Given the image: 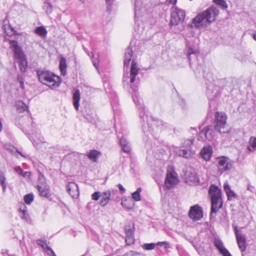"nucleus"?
<instances>
[{
	"instance_id": "nucleus-1",
	"label": "nucleus",
	"mask_w": 256,
	"mask_h": 256,
	"mask_svg": "<svg viewBox=\"0 0 256 256\" xmlns=\"http://www.w3.org/2000/svg\"><path fill=\"white\" fill-rule=\"evenodd\" d=\"M134 89V92L132 94L133 101L136 105L140 111V117L141 119L142 128L144 132L146 134L149 132L152 136L160 132L164 124L162 121L158 119H154L152 116L148 117L146 114V110L143 106L142 100L138 96L137 90L131 86Z\"/></svg>"
},
{
	"instance_id": "nucleus-2",
	"label": "nucleus",
	"mask_w": 256,
	"mask_h": 256,
	"mask_svg": "<svg viewBox=\"0 0 256 256\" xmlns=\"http://www.w3.org/2000/svg\"><path fill=\"white\" fill-rule=\"evenodd\" d=\"M186 55L190 64L196 72L203 73V60L199 54L198 46L186 40Z\"/></svg>"
},
{
	"instance_id": "nucleus-3",
	"label": "nucleus",
	"mask_w": 256,
	"mask_h": 256,
	"mask_svg": "<svg viewBox=\"0 0 256 256\" xmlns=\"http://www.w3.org/2000/svg\"><path fill=\"white\" fill-rule=\"evenodd\" d=\"M219 14L218 10L211 7L206 10L198 14L192 20L193 26L199 28H204L214 22Z\"/></svg>"
},
{
	"instance_id": "nucleus-4",
	"label": "nucleus",
	"mask_w": 256,
	"mask_h": 256,
	"mask_svg": "<svg viewBox=\"0 0 256 256\" xmlns=\"http://www.w3.org/2000/svg\"><path fill=\"white\" fill-rule=\"evenodd\" d=\"M36 73L39 80L52 88L58 87L60 84V78L50 71L38 70Z\"/></svg>"
},
{
	"instance_id": "nucleus-5",
	"label": "nucleus",
	"mask_w": 256,
	"mask_h": 256,
	"mask_svg": "<svg viewBox=\"0 0 256 256\" xmlns=\"http://www.w3.org/2000/svg\"><path fill=\"white\" fill-rule=\"evenodd\" d=\"M10 48L14 52V57L19 64L20 68L22 72H25L27 68V62L26 55L22 51L21 47L18 46L16 40H10Z\"/></svg>"
},
{
	"instance_id": "nucleus-6",
	"label": "nucleus",
	"mask_w": 256,
	"mask_h": 256,
	"mask_svg": "<svg viewBox=\"0 0 256 256\" xmlns=\"http://www.w3.org/2000/svg\"><path fill=\"white\" fill-rule=\"evenodd\" d=\"M211 199V208H222V200L221 190L214 185H211L208 190Z\"/></svg>"
},
{
	"instance_id": "nucleus-7",
	"label": "nucleus",
	"mask_w": 256,
	"mask_h": 256,
	"mask_svg": "<svg viewBox=\"0 0 256 256\" xmlns=\"http://www.w3.org/2000/svg\"><path fill=\"white\" fill-rule=\"evenodd\" d=\"M227 116L223 112H218L215 114L214 130L220 133L225 134L229 131V128L226 124Z\"/></svg>"
},
{
	"instance_id": "nucleus-8",
	"label": "nucleus",
	"mask_w": 256,
	"mask_h": 256,
	"mask_svg": "<svg viewBox=\"0 0 256 256\" xmlns=\"http://www.w3.org/2000/svg\"><path fill=\"white\" fill-rule=\"evenodd\" d=\"M232 226L234 228L236 235L237 243L241 252H244L246 248V238L242 231L238 229V226L235 224H232Z\"/></svg>"
},
{
	"instance_id": "nucleus-9",
	"label": "nucleus",
	"mask_w": 256,
	"mask_h": 256,
	"mask_svg": "<svg viewBox=\"0 0 256 256\" xmlns=\"http://www.w3.org/2000/svg\"><path fill=\"white\" fill-rule=\"evenodd\" d=\"M214 128V127L210 125L204 128L199 133L198 140L202 142L212 140L215 136Z\"/></svg>"
},
{
	"instance_id": "nucleus-10",
	"label": "nucleus",
	"mask_w": 256,
	"mask_h": 256,
	"mask_svg": "<svg viewBox=\"0 0 256 256\" xmlns=\"http://www.w3.org/2000/svg\"><path fill=\"white\" fill-rule=\"evenodd\" d=\"M185 16V12L184 10L176 8L171 12L170 24L171 26L178 25L184 20Z\"/></svg>"
},
{
	"instance_id": "nucleus-11",
	"label": "nucleus",
	"mask_w": 256,
	"mask_h": 256,
	"mask_svg": "<svg viewBox=\"0 0 256 256\" xmlns=\"http://www.w3.org/2000/svg\"><path fill=\"white\" fill-rule=\"evenodd\" d=\"M218 168V172L221 174L225 171L230 170L234 162L226 156H222L217 158Z\"/></svg>"
},
{
	"instance_id": "nucleus-12",
	"label": "nucleus",
	"mask_w": 256,
	"mask_h": 256,
	"mask_svg": "<svg viewBox=\"0 0 256 256\" xmlns=\"http://www.w3.org/2000/svg\"><path fill=\"white\" fill-rule=\"evenodd\" d=\"M178 182L176 174L173 170L167 171L166 176L165 179V186L168 189L174 188Z\"/></svg>"
},
{
	"instance_id": "nucleus-13",
	"label": "nucleus",
	"mask_w": 256,
	"mask_h": 256,
	"mask_svg": "<svg viewBox=\"0 0 256 256\" xmlns=\"http://www.w3.org/2000/svg\"><path fill=\"white\" fill-rule=\"evenodd\" d=\"M134 226H131L130 224H126L125 226L124 232L126 234L125 242L127 245L130 246L134 242Z\"/></svg>"
},
{
	"instance_id": "nucleus-14",
	"label": "nucleus",
	"mask_w": 256,
	"mask_h": 256,
	"mask_svg": "<svg viewBox=\"0 0 256 256\" xmlns=\"http://www.w3.org/2000/svg\"><path fill=\"white\" fill-rule=\"evenodd\" d=\"M185 180L186 183L192 184L198 181L196 172L194 169L190 168L185 174Z\"/></svg>"
},
{
	"instance_id": "nucleus-15",
	"label": "nucleus",
	"mask_w": 256,
	"mask_h": 256,
	"mask_svg": "<svg viewBox=\"0 0 256 256\" xmlns=\"http://www.w3.org/2000/svg\"><path fill=\"white\" fill-rule=\"evenodd\" d=\"M174 152L178 156L186 158H189L192 156V154L190 148H183L182 147H176L174 148Z\"/></svg>"
},
{
	"instance_id": "nucleus-16",
	"label": "nucleus",
	"mask_w": 256,
	"mask_h": 256,
	"mask_svg": "<svg viewBox=\"0 0 256 256\" xmlns=\"http://www.w3.org/2000/svg\"><path fill=\"white\" fill-rule=\"evenodd\" d=\"M188 216L194 222H196L202 219L204 216L202 209H190Z\"/></svg>"
},
{
	"instance_id": "nucleus-17",
	"label": "nucleus",
	"mask_w": 256,
	"mask_h": 256,
	"mask_svg": "<svg viewBox=\"0 0 256 256\" xmlns=\"http://www.w3.org/2000/svg\"><path fill=\"white\" fill-rule=\"evenodd\" d=\"M67 190L73 198H76L79 195V190L77 184L74 182H70L67 186Z\"/></svg>"
},
{
	"instance_id": "nucleus-18",
	"label": "nucleus",
	"mask_w": 256,
	"mask_h": 256,
	"mask_svg": "<svg viewBox=\"0 0 256 256\" xmlns=\"http://www.w3.org/2000/svg\"><path fill=\"white\" fill-rule=\"evenodd\" d=\"M212 148L211 146L204 147L200 152L201 157L206 161H208L210 160L212 156Z\"/></svg>"
},
{
	"instance_id": "nucleus-19",
	"label": "nucleus",
	"mask_w": 256,
	"mask_h": 256,
	"mask_svg": "<svg viewBox=\"0 0 256 256\" xmlns=\"http://www.w3.org/2000/svg\"><path fill=\"white\" fill-rule=\"evenodd\" d=\"M112 200V198L111 197V192L110 190H106L102 193L100 204L101 206L104 207L109 202Z\"/></svg>"
},
{
	"instance_id": "nucleus-20",
	"label": "nucleus",
	"mask_w": 256,
	"mask_h": 256,
	"mask_svg": "<svg viewBox=\"0 0 256 256\" xmlns=\"http://www.w3.org/2000/svg\"><path fill=\"white\" fill-rule=\"evenodd\" d=\"M118 137L120 139V142L123 152L126 153H129L130 151V148L126 138L122 135H120V133L118 134Z\"/></svg>"
},
{
	"instance_id": "nucleus-21",
	"label": "nucleus",
	"mask_w": 256,
	"mask_h": 256,
	"mask_svg": "<svg viewBox=\"0 0 256 256\" xmlns=\"http://www.w3.org/2000/svg\"><path fill=\"white\" fill-rule=\"evenodd\" d=\"M132 50L130 46H129L126 50L124 59V68H128L130 65V62L132 60Z\"/></svg>"
},
{
	"instance_id": "nucleus-22",
	"label": "nucleus",
	"mask_w": 256,
	"mask_h": 256,
	"mask_svg": "<svg viewBox=\"0 0 256 256\" xmlns=\"http://www.w3.org/2000/svg\"><path fill=\"white\" fill-rule=\"evenodd\" d=\"M138 69L136 64L132 61L130 72V82L133 84L136 80V76L138 75Z\"/></svg>"
},
{
	"instance_id": "nucleus-23",
	"label": "nucleus",
	"mask_w": 256,
	"mask_h": 256,
	"mask_svg": "<svg viewBox=\"0 0 256 256\" xmlns=\"http://www.w3.org/2000/svg\"><path fill=\"white\" fill-rule=\"evenodd\" d=\"M224 188L228 196V200H234L238 198L237 194L231 190L228 184H224Z\"/></svg>"
},
{
	"instance_id": "nucleus-24",
	"label": "nucleus",
	"mask_w": 256,
	"mask_h": 256,
	"mask_svg": "<svg viewBox=\"0 0 256 256\" xmlns=\"http://www.w3.org/2000/svg\"><path fill=\"white\" fill-rule=\"evenodd\" d=\"M36 188L39 192V194L41 196L48 198L50 196V188L48 185L45 186H37Z\"/></svg>"
},
{
	"instance_id": "nucleus-25",
	"label": "nucleus",
	"mask_w": 256,
	"mask_h": 256,
	"mask_svg": "<svg viewBox=\"0 0 256 256\" xmlns=\"http://www.w3.org/2000/svg\"><path fill=\"white\" fill-rule=\"evenodd\" d=\"M80 98V94L79 90H76L72 96L73 104L76 110H78L79 102Z\"/></svg>"
},
{
	"instance_id": "nucleus-26",
	"label": "nucleus",
	"mask_w": 256,
	"mask_h": 256,
	"mask_svg": "<svg viewBox=\"0 0 256 256\" xmlns=\"http://www.w3.org/2000/svg\"><path fill=\"white\" fill-rule=\"evenodd\" d=\"M59 68L61 72V74L64 76L66 73L67 64L66 58L62 56L60 60Z\"/></svg>"
},
{
	"instance_id": "nucleus-27",
	"label": "nucleus",
	"mask_w": 256,
	"mask_h": 256,
	"mask_svg": "<svg viewBox=\"0 0 256 256\" xmlns=\"http://www.w3.org/2000/svg\"><path fill=\"white\" fill-rule=\"evenodd\" d=\"M18 214L26 222H28L30 220V216L26 209H18Z\"/></svg>"
},
{
	"instance_id": "nucleus-28",
	"label": "nucleus",
	"mask_w": 256,
	"mask_h": 256,
	"mask_svg": "<svg viewBox=\"0 0 256 256\" xmlns=\"http://www.w3.org/2000/svg\"><path fill=\"white\" fill-rule=\"evenodd\" d=\"M142 2L140 0H135L134 1V9H135V18L138 17L140 15V11L142 10Z\"/></svg>"
},
{
	"instance_id": "nucleus-29",
	"label": "nucleus",
	"mask_w": 256,
	"mask_h": 256,
	"mask_svg": "<svg viewBox=\"0 0 256 256\" xmlns=\"http://www.w3.org/2000/svg\"><path fill=\"white\" fill-rule=\"evenodd\" d=\"M34 32L42 38H45L48 32L46 28L42 26L36 28L34 30Z\"/></svg>"
},
{
	"instance_id": "nucleus-30",
	"label": "nucleus",
	"mask_w": 256,
	"mask_h": 256,
	"mask_svg": "<svg viewBox=\"0 0 256 256\" xmlns=\"http://www.w3.org/2000/svg\"><path fill=\"white\" fill-rule=\"evenodd\" d=\"M100 152L96 150H91L87 154L88 158L94 162H96L98 156Z\"/></svg>"
},
{
	"instance_id": "nucleus-31",
	"label": "nucleus",
	"mask_w": 256,
	"mask_h": 256,
	"mask_svg": "<svg viewBox=\"0 0 256 256\" xmlns=\"http://www.w3.org/2000/svg\"><path fill=\"white\" fill-rule=\"evenodd\" d=\"M0 184L2 187L3 192H4L6 188V182L5 174L0 171Z\"/></svg>"
},
{
	"instance_id": "nucleus-32",
	"label": "nucleus",
	"mask_w": 256,
	"mask_h": 256,
	"mask_svg": "<svg viewBox=\"0 0 256 256\" xmlns=\"http://www.w3.org/2000/svg\"><path fill=\"white\" fill-rule=\"evenodd\" d=\"M248 149L250 152H254L256 150V138L251 137L250 139V144L248 146Z\"/></svg>"
},
{
	"instance_id": "nucleus-33",
	"label": "nucleus",
	"mask_w": 256,
	"mask_h": 256,
	"mask_svg": "<svg viewBox=\"0 0 256 256\" xmlns=\"http://www.w3.org/2000/svg\"><path fill=\"white\" fill-rule=\"evenodd\" d=\"M14 170L18 174L21 175L23 177H28L30 176V172H24L20 166L15 167L14 168Z\"/></svg>"
},
{
	"instance_id": "nucleus-34",
	"label": "nucleus",
	"mask_w": 256,
	"mask_h": 256,
	"mask_svg": "<svg viewBox=\"0 0 256 256\" xmlns=\"http://www.w3.org/2000/svg\"><path fill=\"white\" fill-rule=\"evenodd\" d=\"M43 8L47 14H50L52 12V5L50 3L46 2L44 4Z\"/></svg>"
},
{
	"instance_id": "nucleus-35",
	"label": "nucleus",
	"mask_w": 256,
	"mask_h": 256,
	"mask_svg": "<svg viewBox=\"0 0 256 256\" xmlns=\"http://www.w3.org/2000/svg\"><path fill=\"white\" fill-rule=\"evenodd\" d=\"M214 243V246L218 250V251H220L222 248H225L224 246V244H223L222 242L218 238L215 239Z\"/></svg>"
},
{
	"instance_id": "nucleus-36",
	"label": "nucleus",
	"mask_w": 256,
	"mask_h": 256,
	"mask_svg": "<svg viewBox=\"0 0 256 256\" xmlns=\"http://www.w3.org/2000/svg\"><path fill=\"white\" fill-rule=\"evenodd\" d=\"M141 191L142 188H137V190L136 192L132 194V198L136 201H138L140 200V193Z\"/></svg>"
},
{
	"instance_id": "nucleus-37",
	"label": "nucleus",
	"mask_w": 256,
	"mask_h": 256,
	"mask_svg": "<svg viewBox=\"0 0 256 256\" xmlns=\"http://www.w3.org/2000/svg\"><path fill=\"white\" fill-rule=\"evenodd\" d=\"M194 141V138L187 140L184 142L183 146L182 147L184 148H190L191 150V146L193 144Z\"/></svg>"
},
{
	"instance_id": "nucleus-38",
	"label": "nucleus",
	"mask_w": 256,
	"mask_h": 256,
	"mask_svg": "<svg viewBox=\"0 0 256 256\" xmlns=\"http://www.w3.org/2000/svg\"><path fill=\"white\" fill-rule=\"evenodd\" d=\"M213 2L222 9H226L228 6L224 0H213Z\"/></svg>"
},
{
	"instance_id": "nucleus-39",
	"label": "nucleus",
	"mask_w": 256,
	"mask_h": 256,
	"mask_svg": "<svg viewBox=\"0 0 256 256\" xmlns=\"http://www.w3.org/2000/svg\"><path fill=\"white\" fill-rule=\"evenodd\" d=\"M36 244L38 246L42 247L44 250L48 246L46 242V240H37Z\"/></svg>"
},
{
	"instance_id": "nucleus-40",
	"label": "nucleus",
	"mask_w": 256,
	"mask_h": 256,
	"mask_svg": "<svg viewBox=\"0 0 256 256\" xmlns=\"http://www.w3.org/2000/svg\"><path fill=\"white\" fill-rule=\"evenodd\" d=\"M34 200V195L32 194H28L24 196V200L26 204H30Z\"/></svg>"
},
{
	"instance_id": "nucleus-41",
	"label": "nucleus",
	"mask_w": 256,
	"mask_h": 256,
	"mask_svg": "<svg viewBox=\"0 0 256 256\" xmlns=\"http://www.w3.org/2000/svg\"><path fill=\"white\" fill-rule=\"evenodd\" d=\"M156 246L154 243L144 244L142 246V248L145 250H152Z\"/></svg>"
},
{
	"instance_id": "nucleus-42",
	"label": "nucleus",
	"mask_w": 256,
	"mask_h": 256,
	"mask_svg": "<svg viewBox=\"0 0 256 256\" xmlns=\"http://www.w3.org/2000/svg\"><path fill=\"white\" fill-rule=\"evenodd\" d=\"M37 186H47V184L46 183V180L43 176H39L38 178V184Z\"/></svg>"
},
{
	"instance_id": "nucleus-43",
	"label": "nucleus",
	"mask_w": 256,
	"mask_h": 256,
	"mask_svg": "<svg viewBox=\"0 0 256 256\" xmlns=\"http://www.w3.org/2000/svg\"><path fill=\"white\" fill-rule=\"evenodd\" d=\"M102 193L100 192H95L92 194V198L94 200H98L101 198Z\"/></svg>"
},
{
	"instance_id": "nucleus-44",
	"label": "nucleus",
	"mask_w": 256,
	"mask_h": 256,
	"mask_svg": "<svg viewBox=\"0 0 256 256\" xmlns=\"http://www.w3.org/2000/svg\"><path fill=\"white\" fill-rule=\"evenodd\" d=\"M155 244H156V246H164L165 248H170V244L168 242H166V241L158 242Z\"/></svg>"
},
{
	"instance_id": "nucleus-45",
	"label": "nucleus",
	"mask_w": 256,
	"mask_h": 256,
	"mask_svg": "<svg viewBox=\"0 0 256 256\" xmlns=\"http://www.w3.org/2000/svg\"><path fill=\"white\" fill-rule=\"evenodd\" d=\"M44 251L50 256H56L54 250L49 246Z\"/></svg>"
},
{
	"instance_id": "nucleus-46",
	"label": "nucleus",
	"mask_w": 256,
	"mask_h": 256,
	"mask_svg": "<svg viewBox=\"0 0 256 256\" xmlns=\"http://www.w3.org/2000/svg\"><path fill=\"white\" fill-rule=\"evenodd\" d=\"M220 253L222 255V256H232L229 251L226 248H224L222 250L219 251Z\"/></svg>"
},
{
	"instance_id": "nucleus-47",
	"label": "nucleus",
	"mask_w": 256,
	"mask_h": 256,
	"mask_svg": "<svg viewBox=\"0 0 256 256\" xmlns=\"http://www.w3.org/2000/svg\"><path fill=\"white\" fill-rule=\"evenodd\" d=\"M16 106L18 107L20 106L22 108V111H24L28 108V107L24 103L22 102H21V101L18 102L16 104Z\"/></svg>"
},
{
	"instance_id": "nucleus-48",
	"label": "nucleus",
	"mask_w": 256,
	"mask_h": 256,
	"mask_svg": "<svg viewBox=\"0 0 256 256\" xmlns=\"http://www.w3.org/2000/svg\"><path fill=\"white\" fill-rule=\"evenodd\" d=\"M107 4V10L108 11L111 10V6L113 2V0H106Z\"/></svg>"
},
{
	"instance_id": "nucleus-49",
	"label": "nucleus",
	"mask_w": 256,
	"mask_h": 256,
	"mask_svg": "<svg viewBox=\"0 0 256 256\" xmlns=\"http://www.w3.org/2000/svg\"><path fill=\"white\" fill-rule=\"evenodd\" d=\"M1 254L3 256H16V255L14 254H9L7 250H2Z\"/></svg>"
},
{
	"instance_id": "nucleus-50",
	"label": "nucleus",
	"mask_w": 256,
	"mask_h": 256,
	"mask_svg": "<svg viewBox=\"0 0 256 256\" xmlns=\"http://www.w3.org/2000/svg\"><path fill=\"white\" fill-rule=\"evenodd\" d=\"M18 81L20 83V87L22 88H24V83L22 78V77H20V76L18 77Z\"/></svg>"
},
{
	"instance_id": "nucleus-51",
	"label": "nucleus",
	"mask_w": 256,
	"mask_h": 256,
	"mask_svg": "<svg viewBox=\"0 0 256 256\" xmlns=\"http://www.w3.org/2000/svg\"><path fill=\"white\" fill-rule=\"evenodd\" d=\"M219 209H211V212L210 214V218H211L213 216L214 214H216Z\"/></svg>"
},
{
	"instance_id": "nucleus-52",
	"label": "nucleus",
	"mask_w": 256,
	"mask_h": 256,
	"mask_svg": "<svg viewBox=\"0 0 256 256\" xmlns=\"http://www.w3.org/2000/svg\"><path fill=\"white\" fill-rule=\"evenodd\" d=\"M118 188L120 190L121 192L122 193L125 192L126 190L121 184H118Z\"/></svg>"
},
{
	"instance_id": "nucleus-53",
	"label": "nucleus",
	"mask_w": 256,
	"mask_h": 256,
	"mask_svg": "<svg viewBox=\"0 0 256 256\" xmlns=\"http://www.w3.org/2000/svg\"><path fill=\"white\" fill-rule=\"evenodd\" d=\"M166 2L174 5L176 3V0H166Z\"/></svg>"
},
{
	"instance_id": "nucleus-54",
	"label": "nucleus",
	"mask_w": 256,
	"mask_h": 256,
	"mask_svg": "<svg viewBox=\"0 0 256 256\" xmlns=\"http://www.w3.org/2000/svg\"><path fill=\"white\" fill-rule=\"evenodd\" d=\"M190 208H202L198 204L191 206Z\"/></svg>"
},
{
	"instance_id": "nucleus-55",
	"label": "nucleus",
	"mask_w": 256,
	"mask_h": 256,
	"mask_svg": "<svg viewBox=\"0 0 256 256\" xmlns=\"http://www.w3.org/2000/svg\"><path fill=\"white\" fill-rule=\"evenodd\" d=\"M16 152L19 154L20 156H22L23 157L26 158V156L24 155L22 153L18 151V150H16Z\"/></svg>"
},
{
	"instance_id": "nucleus-56",
	"label": "nucleus",
	"mask_w": 256,
	"mask_h": 256,
	"mask_svg": "<svg viewBox=\"0 0 256 256\" xmlns=\"http://www.w3.org/2000/svg\"><path fill=\"white\" fill-rule=\"evenodd\" d=\"M126 200H122L121 204L123 206H124V204H126Z\"/></svg>"
},
{
	"instance_id": "nucleus-57",
	"label": "nucleus",
	"mask_w": 256,
	"mask_h": 256,
	"mask_svg": "<svg viewBox=\"0 0 256 256\" xmlns=\"http://www.w3.org/2000/svg\"><path fill=\"white\" fill-rule=\"evenodd\" d=\"M242 256H250V255L244 252L242 253Z\"/></svg>"
},
{
	"instance_id": "nucleus-58",
	"label": "nucleus",
	"mask_w": 256,
	"mask_h": 256,
	"mask_svg": "<svg viewBox=\"0 0 256 256\" xmlns=\"http://www.w3.org/2000/svg\"><path fill=\"white\" fill-rule=\"evenodd\" d=\"M93 64L94 66L98 70V66L96 62H93Z\"/></svg>"
},
{
	"instance_id": "nucleus-59",
	"label": "nucleus",
	"mask_w": 256,
	"mask_h": 256,
	"mask_svg": "<svg viewBox=\"0 0 256 256\" xmlns=\"http://www.w3.org/2000/svg\"><path fill=\"white\" fill-rule=\"evenodd\" d=\"M207 89H208V92H210V91L211 90V88H210V86H208V87L207 88Z\"/></svg>"
},
{
	"instance_id": "nucleus-60",
	"label": "nucleus",
	"mask_w": 256,
	"mask_h": 256,
	"mask_svg": "<svg viewBox=\"0 0 256 256\" xmlns=\"http://www.w3.org/2000/svg\"><path fill=\"white\" fill-rule=\"evenodd\" d=\"M252 37H253L254 39L256 41V34H252Z\"/></svg>"
},
{
	"instance_id": "nucleus-61",
	"label": "nucleus",
	"mask_w": 256,
	"mask_h": 256,
	"mask_svg": "<svg viewBox=\"0 0 256 256\" xmlns=\"http://www.w3.org/2000/svg\"><path fill=\"white\" fill-rule=\"evenodd\" d=\"M80 1L82 4H84V0H79Z\"/></svg>"
}]
</instances>
